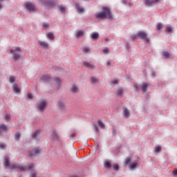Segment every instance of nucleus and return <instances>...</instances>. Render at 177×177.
<instances>
[{"label": "nucleus", "mask_w": 177, "mask_h": 177, "mask_svg": "<svg viewBox=\"0 0 177 177\" xmlns=\"http://www.w3.org/2000/svg\"><path fill=\"white\" fill-rule=\"evenodd\" d=\"M4 166L6 169L10 168V169H16L17 171H20V172H26V171H34V164L31 163L28 166H22L20 164H12L10 165L9 158L5 156L4 158Z\"/></svg>", "instance_id": "nucleus-1"}, {"label": "nucleus", "mask_w": 177, "mask_h": 177, "mask_svg": "<svg viewBox=\"0 0 177 177\" xmlns=\"http://www.w3.org/2000/svg\"><path fill=\"white\" fill-rule=\"evenodd\" d=\"M95 19H109V20H111L113 19V15H111V10H110V8L109 7L104 6L102 7V11L96 12L94 15Z\"/></svg>", "instance_id": "nucleus-2"}, {"label": "nucleus", "mask_w": 177, "mask_h": 177, "mask_svg": "<svg viewBox=\"0 0 177 177\" xmlns=\"http://www.w3.org/2000/svg\"><path fill=\"white\" fill-rule=\"evenodd\" d=\"M21 52V50L20 48L17 47L15 50L10 49V53L12 55V58L14 60H19L20 59V53Z\"/></svg>", "instance_id": "nucleus-3"}, {"label": "nucleus", "mask_w": 177, "mask_h": 177, "mask_svg": "<svg viewBox=\"0 0 177 177\" xmlns=\"http://www.w3.org/2000/svg\"><path fill=\"white\" fill-rule=\"evenodd\" d=\"M42 152V149H41L40 147H36L31 150V151H29V156L30 157H38L39 154Z\"/></svg>", "instance_id": "nucleus-4"}, {"label": "nucleus", "mask_w": 177, "mask_h": 177, "mask_svg": "<svg viewBox=\"0 0 177 177\" xmlns=\"http://www.w3.org/2000/svg\"><path fill=\"white\" fill-rule=\"evenodd\" d=\"M48 102L45 100L39 101L37 102V109L39 111H44L45 109H46V106Z\"/></svg>", "instance_id": "nucleus-5"}, {"label": "nucleus", "mask_w": 177, "mask_h": 177, "mask_svg": "<svg viewBox=\"0 0 177 177\" xmlns=\"http://www.w3.org/2000/svg\"><path fill=\"white\" fill-rule=\"evenodd\" d=\"M137 37H139V38H140V39H145L146 42H147V44H149V42H150V39H149V37H147V33L143 31H139L137 32Z\"/></svg>", "instance_id": "nucleus-6"}, {"label": "nucleus", "mask_w": 177, "mask_h": 177, "mask_svg": "<svg viewBox=\"0 0 177 177\" xmlns=\"http://www.w3.org/2000/svg\"><path fill=\"white\" fill-rule=\"evenodd\" d=\"M52 81H53V78H52L48 75H44L40 79V82H44L45 84H50Z\"/></svg>", "instance_id": "nucleus-7"}, {"label": "nucleus", "mask_w": 177, "mask_h": 177, "mask_svg": "<svg viewBox=\"0 0 177 177\" xmlns=\"http://www.w3.org/2000/svg\"><path fill=\"white\" fill-rule=\"evenodd\" d=\"M57 106H58V109H59V110H60V111H66V110H67L66 104L62 100H58Z\"/></svg>", "instance_id": "nucleus-8"}, {"label": "nucleus", "mask_w": 177, "mask_h": 177, "mask_svg": "<svg viewBox=\"0 0 177 177\" xmlns=\"http://www.w3.org/2000/svg\"><path fill=\"white\" fill-rule=\"evenodd\" d=\"M25 8L28 12H34V10H35V6L32 3H25Z\"/></svg>", "instance_id": "nucleus-9"}, {"label": "nucleus", "mask_w": 177, "mask_h": 177, "mask_svg": "<svg viewBox=\"0 0 177 177\" xmlns=\"http://www.w3.org/2000/svg\"><path fill=\"white\" fill-rule=\"evenodd\" d=\"M44 5L46 6V8L49 9L50 8H53V6L56 5V3L52 0H46L44 1Z\"/></svg>", "instance_id": "nucleus-10"}, {"label": "nucleus", "mask_w": 177, "mask_h": 177, "mask_svg": "<svg viewBox=\"0 0 177 177\" xmlns=\"http://www.w3.org/2000/svg\"><path fill=\"white\" fill-rule=\"evenodd\" d=\"M158 2V0H144V3L146 6H153Z\"/></svg>", "instance_id": "nucleus-11"}, {"label": "nucleus", "mask_w": 177, "mask_h": 177, "mask_svg": "<svg viewBox=\"0 0 177 177\" xmlns=\"http://www.w3.org/2000/svg\"><path fill=\"white\" fill-rule=\"evenodd\" d=\"M38 45H39V46H41V48H43L44 49H49V44H48V43H46V41L39 40Z\"/></svg>", "instance_id": "nucleus-12"}, {"label": "nucleus", "mask_w": 177, "mask_h": 177, "mask_svg": "<svg viewBox=\"0 0 177 177\" xmlns=\"http://www.w3.org/2000/svg\"><path fill=\"white\" fill-rule=\"evenodd\" d=\"M71 93H78L80 92V88L75 84H73L70 88Z\"/></svg>", "instance_id": "nucleus-13"}, {"label": "nucleus", "mask_w": 177, "mask_h": 177, "mask_svg": "<svg viewBox=\"0 0 177 177\" xmlns=\"http://www.w3.org/2000/svg\"><path fill=\"white\" fill-rule=\"evenodd\" d=\"M123 115L124 118H129V115H131V113H129V110H128L127 107H123Z\"/></svg>", "instance_id": "nucleus-14"}, {"label": "nucleus", "mask_w": 177, "mask_h": 177, "mask_svg": "<svg viewBox=\"0 0 177 177\" xmlns=\"http://www.w3.org/2000/svg\"><path fill=\"white\" fill-rule=\"evenodd\" d=\"M82 66L84 67H88V68H91V70H94L95 68V65L85 61L82 63Z\"/></svg>", "instance_id": "nucleus-15"}, {"label": "nucleus", "mask_w": 177, "mask_h": 177, "mask_svg": "<svg viewBox=\"0 0 177 177\" xmlns=\"http://www.w3.org/2000/svg\"><path fill=\"white\" fill-rule=\"evenodd\" d=\"M41 133V130L37 129L32 133V139H38V136Z\"/></svg>", "instance_id": "nucleus-16"}, {"label": "nucleus", "mask_w": 177, "mask_h": 177, "mask_svg": "<svg viewBox=\"0 0 177 177\" xmlns=\"http://www.w3.org/2000/svg\"><path fill=\"white\" fill-rule=\"evenodd\" d=\"M51 138L53 139V140H58L59 135L57 134V132H56V131L53 130L51 131Z\"/></svg>", "instance_id": "nucleus-17"}, {"label": "nucleus", "mask_w": 177, "mask_h": 177, "mask_svg": "<svg viewBox=\"0 0 177 177\" xmlns=\"http://www.w3.org/2000/svg\"><path fill=\"white\" fill-rule=\"evenodd\" d=\"M138 167H139V162L138 161H135L132 165H129V168L131 171H134Z\"/></svg>", "instance_id": "nucleus-18"}, {"label": "nucleus", "mask_w": 177, "mask_h": 177, "mask_svg": "<svg viewBox=\"0 0 177 177\" xmlns=\"http://www.w3.org/2000/svg\"><path fill=\"white\" fill-rule=\"evenodd\" d=\"M90 38L91 39H93L94 41H96L99 38V33L97 32H93L91 34Z\"/></svg>", "instance_id": "nucleus-19"}, {"label": "nucleus", "mask_w": 177, "mask_h": 177, "mask_svg": "<svg viewBox=\"0 0 177 177\" xmlns=\"http://www.w3.org/2000/svg\"><path fill=\"white\" fill-rule=\"evenodd\" d=\"M90 82H91V84H99V78L91 76L90 77Z\"/></svg>", "instance_id": "nucleus-20"}, {"label": "nucleus", "mask_w": 177, "mask_h": 177, "mask_svg": "<svg viewBox=\"0 0 177 177\" xmlns=\"http://www.w3.org/2000/svg\"><path fill=\"white\" fill-rule=\"evenodd\" d=\"M75 6H76V9L77 10V13L84 12V8L81 7V6H80V3H76Z\"/></svg>", "instance_id": "nucleus-21"}, {"label": "nucleus", "mask_w": 177, "mask_h": 177, "mask_svg": "<svg viewBox=\"0 0 177 177\" xmlns=\"http://www.w3.org/2000/svg\"><path fill=\"white\" fill-rule=\"evenodd\" d=\"M13 91L15 93H20V88L17 86V84L14 83L12 85Z\"/></svg>", "instance_id": "nucleus-22"}, {"label": "nucleus", "mask_w": 177, "mask_h": 177, "mask_svg": "<svg viewBox=\"0 0 177 177\" xmlns=\"http://www.w3.org/2000/svg\"><path fill=\"white\" fill-rule=\"evenodd\" d=\"M55 84L57 88H60V84H62V80L59 77L55 79Z\"/></svg>", "instance_id": "nucleus-23"}, {"label": "nucleus", "mask_w": 177, "mask_h": 177, "mask_svg": "<svg viewBox=\"0 0 177 177\" xmlns=\"http://www.w3.org/2000/svg\"><path fill=\"white\" fill-rule=\"evenodd\" d=\"M82 35H84V31H82V30H77L75 33V37L77 38H81V37H82Z\"/></svg>", "instance_id": "nucleus-24"}, {"label": "nucleus", "mask_w": 177, "mask_h": 177, "mask_svg": "<svg viewBox=\"0 0 177 177\" xmlns=\"http://www.w3.org/2000/svg\"><path fill=\"white\" fill-rule=\"evenodd\" d=\"M46 37H47L48 39H51V40L55 39V35H53V33H52L50 32L47 33Z\"/></svg>", "instance_id": "nucleus-25"}, {"label": "nucleus", "mask_w": 177, "mask_h": 177, "mask_svg": "<svg viewBox=\"0 0 177 177\" xmlns=\"http://www.w3.org/2000/svg\"><path fill=\"white\" fill-rule=\"evenodd\" d=\"M147 86H148L147 83H143L141 85V88L142 92H146V91H147Z\"/></svg>", "instance_id": "nucleus-26"}, {"label": "nucleus", "mask_w": 177, "mask_h": 177, "mask_svg": "<svg viewBox=\"0 0 177 177\" xmlns=\"http://www.w3.org/2000/svg\"><path fill=\"white\" fill-rule=\"evenodd\" d=\"M97 124H98V126L100 127V128H101V129H104L106 126L104 125V123H103V122H102V120H98Z\"/></svg>", "instance_id": "nucleus-27"}, {"label": "nucleus", "mask_w": 177, "mask_h": 177, "mask_svg": "<svg viewBox=\"0 0 177 177\" xmlns=\"http://www.w3.org/2000/svg\"><path fill=\"white\" fill-rule=\"evenodd\" d=\"M162 55L163 56L164 59H169V53L167 51L162 52Z\"/></svg>", "instance_id": "nucleus-28"}, {"label": "nucleus", "mask_w": 177, "mask_h": 177, "mask_svg": "<svg viewBox=\"0 0 177 177\" xmlns=\"http://www.w3.org/2000/svg\"><path fill=\"white\" fill-rule=\"evenodd\" d=\"M122 92H124V89H122V88H120L116 91V95L118 96H122Z\"/></svg>", "instance_id": "nucleus-29"}, {"label": "nucleus", "mask_w": 177, "mask_h": 177, "mask_svg": "<svg viewBox=\"0 0 177 177\" xmlns=\"http://www.w3.org/2000/svg\"><path fill=\"white\" fill-rule=\"evenodd\" d=\"M8 128L6 127V125L5 124H1L0 125V133H2V132L6 131Z\"/></svg>", "instance_id": "nucleus-30"}, {"label": "nucleus", "mask_w": 177, "mask_h": 177, "mask_svg": "<svg viewBox=\"0 0 177 177\" xmlns=\"http://www.w3.org/2000/svg\"><path fill=\"white\" fill-rule=\"evenodd\" d=\"M20 138H21V134L19 132H17L15 134V140H20Z\"/></svg>", "instance_id": "nucleus-31"}, {"label": "nucleus", "mask_w": 177, "mask_h": 177, "mask_svg": "<svg viewBox=\"0 0 177 177\" xmlns=\"http://www.w3.org/2000/svg\"><path fill=\"white\" fill-rule=\"evenodd\" d=\"M8 81H9L10 84H13V82H15V81H16V77L15 76H10Z\"/></svg>", "instance_id": "nucleus-32"}, {"label": "nucleus", "mask_w": 177, "mask_h": 177, "mask_svg": "<svg viewBox=\"0 0 177 177\" xmlns=\"http://www.w3.org/2000/svg\"><path fill=\"white\" fill-rule=\"evenodd\" d=\"M58 8L59 9L60 12H62V13H66V7L63 6H59Z\"/></svg>", "instance_id": "nucleus-33"}, {"label": "nucleus", "mask_w": 177, "mask_h": 177, "mask_svg": "<svg viewBox=\"0 0 177 177\" xmlns=\"http://www.w3.org/2000/svg\"><path fill=\"white\" fill-rule=\"evenodd\" d=\"M109 52L110 50H109V48H105L102 50V53L104 55H107Z\"/></svg>", "instance_id": "nucleus-34"}, {"label": "nucleus", "mask_w": 177, "mask_h": 177, "mask_svg": "<svg viewBox=\"0 0 177 177\" xmlns=\"http://www.w3.org/2000/svg\"><path fill=\"white\" fill-rule=\"evenodd\" d=\"M155 151H156V153H160V151H161V147L160 146H156L155 147Z\"/></svg>", "instance_id": "nucleus-35"}, {"label": "nucleus", "mask_w": 177, "mask_h": 177, "mask_svg": "<svg viewBox=\"0 0 177 177\" xmlns=\"http://www.w3.org/2000/svg\"><path fill=\"white\" fill-rule=\"evenodd\" d=\"M43 27H44V30H48V28H49V24L43 23Z\"/></svg>", "instance_id": "nucleus-36"}, {"label": "nucleus", "mask_w": 177, "mask_h": 177, "mask_svg": "<svg viewBox=\"0 0 177 177\" xmlns=\"http://www.w3.org/2000/svg\"><path fill=\"white\" fill-rule=\"evenodd\" d=\"M131 162V158H127L124 161L125 165H128Z\"/></svg>", "instance_id": "nucleus-37"}, {"label": "nucleus", "mask_w": 177, "mask_h": 177, "mask_svg": "<svg viewBox=\"0 0 177 177\" xmlns=\"http://www.w3.org/2000/svg\"><path fill=\"white\" fill-rule=\"evenodd\" d=\"M6 121H9L10 120V114L8 113L5 115Z\"/></svg>", "instance_id": "nucleus-38"}, {"label": "nucleus", "mask_w": 177, "mask_h": 177, "mask_svg": "<svg viewBox=\"0 0 177 177\" xmlns=\"http://www.w3.org/2000/svg\"><path fill=\"white\" fill-rule=\"evenodd\" d=\"M157 30H161L162 28V24L158 23L157 26H156Z\"/></svg>", "instance_id": "nucleus-39"}, {"label": "nucleus", "mask_w": 177, "mask_h": 177, "mask_svg": "<svg viewBox=\"0 0 177 177\" xmlns=\"http://www.w3.org/2000/svg\"><path fill=\"white\" fill-rule=\"evenodd\" d=\"M165 31L166 32H172V28L171 27H167Z\"/></svg>", "instance_id": "nucleus-40"}, {"label": "nucleus", "mask_w": 177, "mask_h": 177, "mask_svg": "<svg viewBox=\"0 0 177 177\" xmlns=\"http://www.w3.org/2000/svg\"><path fill=\"white\" fill-rule=\"evenodd\" d=\"M105 167H106V168H111V164L109 162H106L105 163Z\"/></svg>", "instance_id": "nucleus-41"}, {"label": "nucleus", "mask_w": 177, "mask_h": 177, "mask_svg": "<svg viewBox=\"0 0 177 177\" xmlns=\"http://www.w3.org/2000/svg\"><path fill=\"white\" fill-rule=\"evenodd\" d=\"M93 128H94V131H95V132H99V127H97V125L93 124Z\"/></svg>", "instance_id": "nucleus-42"}, {"label": "nucleus", "mask_w": 177, "mask_h": 177, "mask_svg": "<svg viewBox=\"0 0 177 177\" xmlns=\"http://www.w3.org/2000/svg\"><path fill=\"white\" fill-rule=\"evenodd\" d=\"M6 147V145L1 143L0 144V149H1V150H3V149H5Z\"/></svg>", "instance_id": "nucleus-43"}, {"label": "nucleus", "mask_w": 177, "mask_h": 177, "mask_svg": "<svg viewBox=\"0 0 177 177\" xmlns=\"http://www.w3.org/2000/svg\"><path fill=\"white\" fill-rule=\"evenodd\" d=\"M120 167L118 166V165H113V169H115V171H118Z\"/></svg>", "instance_id": "nucleus-44"}, {"label": "nucleus", "mask_w": 177, "mask_h": 177, "mask_svg": "<svg viewBox=\"0 0 177 177\" xmlns=\"http://www.w3.org/2000/svg\"><path fill=\"white\" fill-rule=\"evenodd\" d=\"M130 48H131V45L129 44V43H127L126 44L127 50H129Z\"/></svg>", "instance_id": "nucleus-45"}, {"label": "nucleus", "mask_w": 177, "mask_h": 177, "mask_svg": "<svg viewBox=\"0 0 177 177\" xmlns=\"http://www.w3.org/2000/svg\"><path fill=\"white\" fill-rule=\"evenodd\" d=\"M133 86H134V88H135V91L136 92H138L139 91V86H138V84H134Z\"/></svg>", "instance_id": "nucleus-46"}, {"label": "nucleus", "mask_w": 177, "mask_h": 177, "mask_svg": "<svg viewBox=\"0 0 177 177\" xmlns=\"http://www.w3.org/2000/svg\"><path fill=\"white\" fill-rule=\"evenodd\" d=\"M137 37H138V35H131V38L133 41H135V39H136Z\"/></svg>", "instance_id": "nucleus-47"}, {"label": "nucleus", "mask_w": 177, "mask_h": 177, "mask_svg": "<svg viewBox=\"0 0 177 177\" xmlns=\"http://www.w3.org/2000/svg\"><path fill=\"white\" fill-rule=\"evenodd\" d=\"M172 174L174 176H177V168L173 171Z\"/></svg>", "instance_id": "nucleus-48"}, {"label": "nucleus", "mask_w": 177, "mask_h": 177, "mask_svg": "<svg viewBox=\"0 0 177 177\" xmlns=\"http://www.w3.org/2000/svg\"><path fill=\"white\" fill-rule=\"evenodd\" d=\"M84 52L85 53H87V52H89V48L88 47H85L84 49H83Z\"/></svg>", "instance_id": "nucleus-49"}, {"label": "nucleus", "mask_w": 177, "mask_h": 177, "mask_svg": "<svg viewBox=\"0 0 177 177\" xmlns=\"http://www.w3.org/2000/svg\"><path fill=\"white\" fill-rule=\"evenodd\" d=\"M111 84H113V85H117L118 84V80H115L111 82Z\"/></svg>", "instance_id": "nucleus-50"}, {"label": "nucleus", "mask_w": 177, "mask_h": 177, "mask_svg": "<svg viewBox=\"0 0 177 177\" xmlns=\"http://www.w3.org/2000/svg\"><path fill=\"white\" fill-rule=\"evenodd\" d=\"M28 99H32V94H31V93H28Z\"/></svg>", "instance_id": "nucleus-51"}, {"label": "nucleus", "mask_w": 177, "mask_h": 177, "mask_svg": "<svg viewBox=\"0 0 177 177\" xmlns=\"http://www.w3.org/2000/svg\"><path fill=\"white\" fill-rule=\"evenodd\" d=\"M30 177H37V173L34 172V173L30 174Z\"/></svg>", "instance_id": "nucleus-52"}, {"label": "nucleus", "mask_w": 177, "mask_h": 177, "mask_svg": "<svg viewBox=\"0 0 177 177\" xmlns=\"http://www.w3.org/2000/svg\"><path fill=\"white\" fill-rule=\"evenodd\" d=\"M106 65L107 66H111V62L110 61H107Z\"/></svg>", "instance_id": "nucleus-53"}, {"label": "nucleus", "mask_w": 177, "mask_h": 177, "mask_svg": "<svg viewBox=\"0 0 177 177\" xmlns=\"http://www.w3.org/2000/svg\"><path fill=\"white\" fill-rule=\"evenodd\" d=\"M75 133H73L71 135V138H75Z\"/></svg>", "instance_id": "nucleus-54"}, {"label": "nucleus", "mask_w": 177, "mask_h": 177, "mask_svg": "<svg viewBox=\"0 0 177 177\" xmlns=\"http://www.w3.org/2000/svg\"><path fill=\"white\" fill-rule=\"evenodd\" d=\"M122 3L123 5H127V0H122Z\"/></svg>", "instance_id": "nucleus-55"}, {"label": "nucleus", "mask_w": 177, "mask_h": 177, "mask_svg": "<svg viewBox=\"0 0 177 177\" xmlns=\"http://www.w3.org/2000/svg\"><path fill=\"white\" fill-rule=\"evenodd\" d=\"M109 41H110V39H109V37H106V38H105V41H106V42H109Z\"/></svg>", "instance_id": "nucleus-56"}, {"label": "nucleus", "mask_w": 177, "mask_h": 177, "mask_svg": "<svg viewBox=\"0 0 177 177\" xmlns=\"http://www.w3.org/2000/svg\"><path fill=\"white\" fill-rule=\"evenodd\" d=\"M151 75H152V77H154V75H156V73L154 71H152L151 72Z\"/></svg>", "instance_id": "nucleus-57"}, {"label": "nucleus", "mask_w": 177, "mask_h": 177, "mask_svg": "<svg viewBox=\"0 0 177 177\" xmlns=\"http://www.w3.org/2000/svg\"><path fill=\"white\" fill-rule=\"evenodd\" d=\"M113 135H115V129H113Z\"/></svg>", "instance_id": "nucleus-58"}, {"label": "nucleus", "mask_w": 177, "mask_h": 177, "mask_svg": "<svg viewBox=\"0 0 177 177\" xmlns=\"http://www.w3.org/2000/svg\"><path fill=\"white\" fill-rule=\"evenodd\" d=\"M2 9V5L0 4V10Z\"/></svg>", "instance_id": "nucleus-59"}, {"label": "nucleus", "mask_w": 177, "mask_h": 177, "mask_svg": "<svg viewBox=\"0 0 177 177\" xmlns=\"http://www.w3.org/2000/svg\"><path fill=\"white\" fill-rule=\"evenodd\" d=\"M0 2H3V0H0Z\"/></svg>", "instance_id": "nucleus-60"}, {"label": "nucleus", "mask_w": 177, "mask_h": 177, "mask_svg": "<svg viewBox=\"0 0 177 177\" xmlns=\"http://www.w3.org/2000/svg\"><path fill=\"white\" fill-rule=\"evenodd\" d=\"M129 6H132V4H131V3H129Z\"/></svg>", "instance_id": "nucleus-61"}]
</instances>
